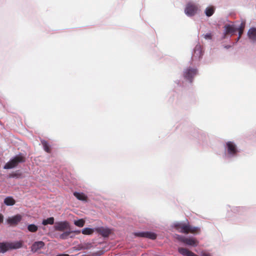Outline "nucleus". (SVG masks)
Segmentation results:
<instances>
[{
    "label": "nucleus",
    "instance_id": "f257e3e1",
    "mask_svg": "<svg viewBox=\"0 0 256 256\" xmlns=\"http://www.w3.org/2000/svg\"><path fill=\"white\" fill-rule=\"evenodd\" d=\"M174 228L179 232L188 234V233L192 234H199L200 232V228L198 227L193 226L183 222H178L174 224Z\"/></svg>",
    "mask_w": 256,
    "mask_h": 256
},
{
    "label": "nucleus",
    "instance_id": "f03ea898",
    "mask_svg": "<svg viewBox=\"0 0 256 256\" xmlns=\"http://www.w3.org/2000/svg\"><path fill=\"white\" fill-rule=\"evenodd\" d=\"M22 246L20 242H0V252H5L9 250L19 248Z\"/></svg>",
    "mask_w": 256,
    "mask_h": 256
},
{
    "label": "nucleus",
    "instance_id": "7ed1b4c3",
    "mask_svg": "<svg viewBox=\"0 0 256 256\" xmlns=\"http://www.w3.org/2000/svg\"><path fill=\"white\" fill-rule=\"evenodd\" d=\"M26 161V158L22 155L15 156L10 162H7L4 166V169H10L18 166L19 163L24 162Z\"/></svg>",
    "mask_w": 256,
    "mask_h": 256
},
{
    "label": "nucleus",
    "instance_id": "20e7f679",
    "mask_svg": "<svg viewBox=\"0 0 256 256\" xmlns=\"http://www.w3.org/2000/svg\"><path fill=\"white\" fill-rule=\"evenodd\" d=\"M54 228L57 231L64 232L70 229V224L67 221L56 222L54 224Z\"/></svg>",
    "mask_w": 256,
    "mask_h": 256
},
{
    "label": "nucleus",
    "instance_id": "39448f33",
    "mask_svg": "<svg viewBox=\"0 0 256 256\" xmlns=\"http://www.w3.org/2000/svg\"><path fill=\"white\" fill-rule=\"evenodd\" d=\"M198 10L196 5L192 3H188L186 4L184 10L186 14L188 16H192L194 15Z\"/></svg>",
    "mask_w": 256,
    "mask_h": 256
},
{
    "label": "nucleus",
    "instance_id": "423d86ee",
    "mask_svg": "<svg viewBox=\"0 0 256 256\" xmlns=\"http://www.w3.org/2000/svg\"><path fill=\"white\" fill-rule=\"evenodd\" d=\"M204 50L202 46L200 44H196L194 49L193 58L195 59H200L204 54Z\"/></svg>",
    "mask_w": 256,
    "mask_h": 256
},
{
    "label": "nucleus",
    "instance_id": "0eeeda50",
    "mask_svg": "<svg viewBox=\"0 0 256 256\" xmlns=\"http://www.w3.org/2000/svg\"><path fill=\"white\" fill-rule=\"evenodd\" d=\"M22 219L21 215L18 214L14 216L10 217L6 220L8 224L10 226H16L20 222Z\"/></svg>",
    "mask_w": 256,
    "mask_h": 256
},
{
    "label": "nucleus",
    "instance_id": "6e6552de",
    "mask_svg": "<svg viewBox=\"0 0 256 256\" xmlns=\"http://www.w3.org/2000/svg\"><path fill=\"white\" fill-rule=\"evenodd\" d=\"M197 71L196 69H188L184 73V77L190 82L192 81V78L196 74Z\"/></svg>",
    "mask_w": 256,
    "mask_h": 256
},
{
    "label": "nucleus",
    "instance_id": "1a4fd4ad",
    "mask_svg": "<svg viewBox=\"0 0 256 256\" xmlns=\"http://www.w3.org/2000/svg\"><path fill=\"white\" fill-rule=\"evenodd\" d=\"M135 235L137 236L146 238L151 240H155L156 238V235L154 233L150 232H137L135 234Z\"/></svg>",
    "mask_w": 256,
    "mask_h": 256
},
{
    "label": "nucleus",
    "instance_id": "9d476101",
    "mask_svg": "<svg viewBox=\"0 0 256 256\" xmlns=\"http://www.w3.org/2000/svg\"><path fill=\"white\" fill-rule=\"evenodd\" d=\"M226 146L229 154L234 155L238 152V151L236 146L234 142H226Z\"/></svg>",
    "mask_w": 256,
    "mask_h": 256
},
{
    "label": "nucleus",
    "instance_id": "9b49d317",
    "mask_svg": "<svg viewBox=\"0 0 256 256\" xmlns=\"http://www.w3.org/2000/svg\"><path fill=\"white\" fill-rule=\"evenodd\" d=\"M225 34L224 37L226 38V35L231 34L232 35L237 31V28H236L234 25L226 24L224 26Z\"/></svg>",
    "mask_w": 256,
    "mask_h": 256
},
{
    "label": "nucleus",
    "instance_id": "f8f14e48",
    "mask_svg": "<svg viewBox=\"0 0 256 256\" xmlns=\"http://www.w3.org/2000/svg\"><path fill=\"white\" fill-rule=\"evenodd\" d=\"M44 245L45 244L42 241L36 242L32 246V252H36L42 248Z\"/></svg>",
    "mask_w": 256,
    "mask_h": 256
},
{
    "label": "nucleus",
    "instance_id": "ddd939ff",
    "mask_svg": "<svg viewBox=\"0 0 256 256\" xmlns=\"http://www.w3.org/2000/svg\"><path fill=\"white\" fill-rule=\"evenodd\" d=\"M178 252L183 256H198L188 249L184 248H178Z\"/></svg>",
    "mask_w": 256,
    "mask_h": 256
},
{
    "label": "nucleus",
    "instance_id": "4468645a",
    "mask_svg": "<svg viewBox=\"0 0 256 256\" xmlns=\"http://www.w3.org/2000/svg\"><path fill=\"white\" fill-rule=\"evenodd\" d=\"M97 232L104 237H108L110 234V230L108 228L103 227L96 228Z\"/></svg>",
    "mask_w": 256,
    "mask_h": 256
},
{
    "label": "nucleus",
    "instance_id": "2eb2a0df",
    "mask_svg": "<svg viewBox=\"0 0 256 256\" xmlns=\"http://www.w3.org/2000/svg\"><path fill=\"white\" fill-rule=\"evenodd\" d=\"M184 244L188 246H196L198 244V242L194 238H186Z\"/></svg>",
    "mask_w": 256,
    "mask_h": 256
},
{
    "label": "nucleus",
    "instance_id": "dca6fc26",
    "mask_svg": "<svg viewBox=\"0 0 256 256\" xmlns=\"http://www.w3.org/2000/svg\"><path fill=\"white\" fill-rule=\"evenodd\" d=\"M248 36L250 40L256 42V28H250L248 32Z\"/></svg>",
    "mask_w": 256,
    "mask_h": 256
},
{
    "label": "nucleus",
    "instance_id": "f3484780",
    "mask_svg": "<svg viewBox=\"0 0 256 256\" xmlns=\"http://www.w3.org/2000/svg\"><path fill=\"white\" fill-rule=\"evenodd\" d=\"M74 195L75 196V197L78 200H82V201H86V202L88 200V197L84 193H80L78 192H74Z\"/></svg>",
    "mask_w": 256,
    "mask_h": 256
},
{
    "label": "nucleus",
    "instance_id": "a211bd4d",
    "mask_svg": "<svg viewBox=\"0 0 256 256\" xmlns=\"http://www.w3.org/2000/svg\"><path fill=\"white\" fill-rule=\"evenodd\" d=\"M4 204L8 206H14L16 204V200L12 196H8L4 200Z\"/></svg>",
    "mask_w": 256,
    "mask_h": 256
},
{
    "label": "nucleus",
    "instance_id": "6ab92c4d",
    "mask_svg": "<svg viewBox=\"0 0 256 256\" xmlns=\"http://www.w3.org/2000/svg\"><path fill=\"white\" fill-rule=\"evenodd\" d=\"M214 10H215V8H214V6H208L206 8V9L205 10V14L207 16L210 17L214 14Z\"/></svg>",
    "mask_w": 256,
    "mask_h": 256
},
{
    "label": "nucleus",
    "instance_id": "aec40b11",
    "mask_svg": "<svg viewBox=\"0 0 256 256\" xmlns=\"http://www.w3.org/2000/svg\"><path fill=\"white\" fill-rule=\"evenodd\" d=\"M244 26H245L244 24L242 23L240 24V27L238 28H237V30L238 31V35H239V36L238 38L236 39V42H238V40L240 38L242 34H243V32H244Z\"/></svg>",
    "mask_w": 256,
    "mask_h": 256
},
{
    "label": "nucleus",
    "instance_id": "412c9836",
    "mask_svg": "<svg viewBox=\"0 0 256 256\" xmlns=\"http://www.w3.org/2000/svg\"><path fill=\"white\" fill-rule=\"evenodd\" d=\"M41 142L43 146L44 150L46 152L50 153L51 152V150L48 142H46V140H42Z\"/></svg>",
    "mask_w": 256,
    "mask_h": 256
},
{
    "label": "nucleus",
    "instance_id": "4be33fe9",
    "mask_svg": "<svg viewBox=\"0 0 256 256\" xmlns=\"http://www.w3.org/2000/svg\"><path fill=\"white\" fill-rule=\"evenodd\" d=\"M54 218L53 217H50L46 220H44L42 224L46 226L48 224H54Z\"/></svg>",
    "mask_w": 256,
    "mask_h": 256
},
{
    "label": "nucleus",
    "instance_id": "5701e85b",
    "mask_svg": "<svg viewBox=\"0 0 256 256\" xmlns=\"http://www.w3.org/2000/svg\"><path fill=\"white\" fill-rule=\"evenodd\" d=\"M38 228L34 224H30L28 226V231L34 232L38 230Z\"/></svg>",
    "mask_w": 256,
    "mask_h": 256
},
{
    "label": "nucleus",
    "instance_id": "b1692460",
    "mask_svg": "<svg viewBox=\"0 0 256 256\" xmlns=\"http://www.w3.org/2000/svg\"><path fill=\"white\" fill-rule=\"evenodd\" d=\"M72 232L70 231H66L60 235V238L62 240L67 239L70 234Z\"/></svg>",
    "mask_w": 256,
    "mask_h": 256
},
{
    "label": "nucleus",
    "instance_id": "393cba45",
    "mask_svg": "<svg viewBox=\"0 0 256 256\" xmlns=\"http://www.w3.org/2000/svg\"><path fill=\"white\" fill-rule=\"evenodd\" d=\"M74 224L77 226L82 228L84 226L85 224V221L83 219H80L78 220H75Z\"/></svg>",
    "mask_w": 256,
    "mask_h": 256
},
{
    "label": "nucleus",
    "instance_id": "a878e982",
    "mask_svg": "<svg viewBox=\"0 0 256 256\" xmlns=\"http://www.w3.org/2000/svg\"><path fill=\"white\" fill-rule=\"evenodd\" d=\"M94 232V230L92 228H86L82 230V233L84 234L90 235Z\"/></svg>",
    "mask_w": 256,
    "mask_h": 256
},
{
    "label": "nucleus",
    "instance_id": "bb28decb",
    "mask_svg": "<svg viewBox=\"0 0 256 256\" xmlns=\"http://www.w3.org/2000/svg\"><path fill=\"white\" fill-rule=\"evenodd\" d=\"M174 238L176 239L177 240H178V241L182 242L184 243V240H185V238H186V237H184V236H182L178 235V234H175L174 235Z\"/></svg>",
    "mask_w": 256,
    "mask_h": 256
},
{
    "label": "nucleus",
    "instance_id": "cd10ccee",
    "mask_svg": "<svg viewBox=\"0 0 256 256\" xmlns=\"http://www.w3.org/2000/svg\"><path fill=\"white\" fill-rule=\"evenodd\" d=\"M204 38L206 39L211 40L212 38V34L211 33H208L204 35Z\"/></svg>",
    "mask_w": 256,
    "mask_h": 256
},
{
    "label": "nucleus",
    "instance_id": "c85d7f7f",
    "mask_svg": "<svg viewBox=\"0 0 256 256\" xmlns=\"http://www.w3.org/2000/svg\"><path fill=\"white\" fill-rule=\"evenodd\" d=\"M4 221V216L2 214H0V224L2 223Z\"/></svg>",
    "mask_w": 256,
    "mask_h": 256
},
{
    "label": "nucleus",
    "instance_id": "c756f323",
    "mask_svg": "<svg viewBox=\"0 0 256 256\" xmlns=\"http://www.w3.org/2000/svg\"><path fill=\"white\" fill-rule=\"evenodd\" d=\"M58 256H70L68 254H60L58 255Z\"/></svg>",
    "mask_w": 256,
    "mask_h": 256
},
{
    "label": "nucleus",
    "instance_id": "7c9ffc66",
    "mask_svg": "<svg viewBox=\"0 0 256 256\" xmlns=\"http://www.w3.org/2000/svg\"><path fill=\"white\" fill-rule=\"evenodd\" d=\"M202 256H211L208 254L204 253L202 254Z\"/></svg>",
    "mask_w": 256,
    "mask_h": 256
},
{
    "label": "nucleus",
    "instance_id": "2f4dec72",
    "mask_svg": "<svg viewBox=\"0 0 256 256\" xmlns=\"http://www.w3.org/2000/svg\"><path fill=\"white\" fill-rule=\"evenodd\" d=\"M74 232H75L77 234H79L80 232V230L74 231Z\"/></svg>",
    "mask_w": 256,
    "mask_h": 256
},
{
    "label": "nucleus",
    "instance_id": "473e14b6",
    "mask_svg": "<svg viewBox=\"0 0 256 256\" xmlns=\"http://www.w3.org/2000/svg\"><path fill=\"white\" fill-rule=\"evenodd\" d=\"M16 176V174H12V175H11V176H12V177H14V176Z\"/></svg>",
    "mask_w": 256,
    "mask_h": 256
},
{
    "label": "nucleus",
    "instance_id": "72a5a7b5",
    "mask_svg": "<svg viewBox=\"0 0 256 256\" xmlns=\"http://www.w3.org/2000/svg\"><path fill=\"white\" fill-rule=\"evenodd\" d=\"M230 47V46H226V48H229Z\"/></svg>",
    "mask_w": 256,
    "mask_h": 256
}]
</instances>
